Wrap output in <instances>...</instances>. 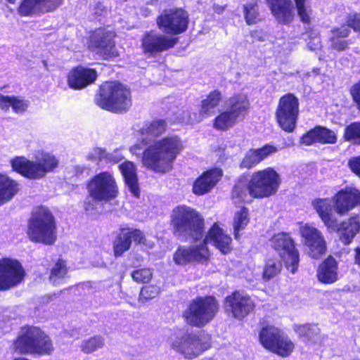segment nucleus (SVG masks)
Wrapping results in <instances>:
<instances>
[{
  "label": "nucleus",
  "instance_id": "4",
  "mask_svg": "<svg viewBox=\"0 0 360 360\" xmlns=\"http://www.w3.org/2000/svg\"><path fill=\"white\" fill-rule=\"evenodd\" d=\"M172 224L177 236L189 237L197 240L204 236V219L190 207L181 205L174 209Z\"/></svg>",
  "mask_w": 360,
  "mask_h": 360
},
{
  "label": "nucleus",
  "instance_id": "22",
  "mask_svg": "<svg viewBox=\"0 0 360 360\" xmlns=\"http://www.w3.org/2000/svg\"><path fill=\"white\" fill-rule=\"evenodd\" d=\"M96 77L95 70L77 67L68 74V84L71 89H82L94 82Z\"/></svg>",
  "mask_w": 360,
  "mask_h": 360
},
{
  "label": "nucleus",
  "instance_id": "31",
  "mask_svg": "<svg viewBox=\"0 0 360 360\" xmlns=\"http://www.w3.org/2000/svg\"><path fill=\"white\" fill-rule=\"evenodd\" d=\"M18 190L17 181L0 174V206L11 200Z\"/></svg>",
  "mask_w": 360,
  "mask_h": 360
},
{
  "label": "nucleus",
  "instance_id": "56",
  "mask_svg": "<svg viewBox=\"0 0 360 360\" xmlns=\"http://www.w3.org/2000/svg\"><path fill=\"white\" fill-rule=\"evenodd\" d=\"M347 27H352L355 32H360V14L350 15L347 20Z\"/></svg>",
  "mask_w": 360,
  "mask_h": 360
},
{
  "label": "nucleus",
  "instance_id": "40",
  "mask_svg": "<svg viewBox=\"0 0 360 360\" xmlns=\"http://www.w3.org/2000/svg\"><path fill=\"white\" fill-rule=\"evenodd\" d=\"M275 348H271V352L282 356H288L294 349V344L288 338L281 335L274 345Z\"/></svg>",
  "mask_w": 360,
  "mask_h": 360
},
{
  "label": "nucleus",
  "instance_id": "44",
  "mask_svg": "<svg viewBox=\"0 0 360 360\" xmlns=\"http://www.w3.org/2000/svg\"><path fill=\"white\" fill-rule=\"evenodd\" d=\"M297 15L303 22H309L311 8L309 0H295Z\"/></svg>",
  "mask_w": 360,
  "mask_h": 360
},
{
  "label": "nucleus",
  "instance_id": "27",
  "mask_svg": "<svg viewBox=\"0 0 360 360\" xmlns=\"http://www.w3.org/2000/svg\"><path fill=\"white\" fill-rule=\"evenodd\" d=\"M125 184L128 187L129 191L135 197H139L140 194V189L138 182V176L136 173V167L132 162L124 161L119 165Z\"/></svg>",
  "mask_w": 360,
  "mask_h": 360
},
{
  "label": "nucleus",
  "instance_id": "11",
  "mask_svg": "<svg viewBox=\"0 0 360 360\" xmlns=\"http://www.w3.org/2000/svg\"><path fill=\"white\" fill-rule=\"evenodd\" d=\"M271 246L283 259L288 270L295 274L299 264V253L289 234L280 233L273 236Z\"/></svg>",
  "mask_w": 360,
  "mask_h": 360
},
{
  "label": "nucleus",
  "instance_id": "2",
  "mask_svg": "<svg viewBox=\"0 0 360 360\" xmlns=\"http://www.w3.org/2000/svg\"><path fill=\"white\" fill-rule=\"evenodd\" d=\"M231 238L224 234L221 228L217 224H214L206 235L203 244L179 247L173 255L174 262L178 265H185L193 262H204L210 257V252L206 246L207 244H212L223 254H226L231 250Z\"/></svg>",
  "mask_w": 360,
  "mask_h": 360
},
{
  "label": "nucleus",
  "instance_id": "64",
  "mask_svg": "<svg viewBox=\"0 0 360 360\" xmlns=\"http://www.w3.org/2000/svg\"><path fill=\"white\" fill-rule=\"evenodd\" d=\"M10 4H15L16 0H7Z\"/></svg>",
  "mask_w": 360,
  "mask_h": 360
},
{
  "label": "nucleus",
  "instance_id": "10",
  "mask_svg": "<svg viewBox=\"0 0 360 360\" xmlns=\"http://www.w3.org/2000/svg\"><path fill=\"white\" fill-rule=\"evenodd\" d=\"M298 115V98L292 94L281 96L276 110V118L280 127L287 132H292L295 129Z\"/></svg>",
  "mask_w": 360,
  "mask_h": 360
},
{
  "label": "nucleus",
  "instance_id": "47",
  "mask_svg": "<svg viewBox=\"0 0 360 360\" xmlns=\"http://www.w3.org/2000/svg\"><path fill=\"white\" fill-rule=\"evenodd\" d=\"M344 138L346 141L360 144V122H353L348 125L345 129Z\"/></svg>",
  "mask_w": 360,
  "mask_h": 360
},
{
  "label": "nucleus",
  "instance_id": "26",
  "mask_svg": "<svg viewBox=\"0 0 360 360\" xmlns=\"http://www.w3.org/2000/svg\"><path fill=\"white\" fill-rule=\"evenodd\" d=\"M312 205L323 222L328 229L338 227V221L333 214V206L329 198H318L312 202Z\"/></svg>",
  "mask_w": 360,
  "mask_h": 360
},
{
  "label": "nucleus",
  "instance_id": "38",
  "mask_svg": "<svg viewBox=\"0 0 360 360\" xmlns=\"http://www.w3.org/2000/svg\"><path fill=\"white\" fill-rule=\"evenodd\" d=\"M131 244L130 235H129L127 229H122L113 243L115 256L120 257L122 255L124 252L129 250Z\"/></svg>",
  "mask_w": 360,
  "mask_h": 360
},
{
  "label": "nucleus",
  "instance_id": "55",
  "mask_svg": "<svg viewBox=\"0 0 360 360\" xmlns=\"http://www.w3.org/2000/svg\"><path fill=\"white\" fill-rule=\"evenodd\" d=\"M127 231L129 235H130L131 240H133L135 243L139 244H145L146 238L143 233L139 229H134L131 231L127 229Z\"/></svg>",
  "mask_w": 360,
  "mask_h": 360
},
{
  "label": "nucleus",
  "instance_id": "25",
  "mask_svg": "<svg viewBox=\"0 0 360 360\" xmlns=\"http://www.w3.org/2000/svg\"><path fill=\"white\" fill-rule=\"evenodd\" d=\"M277 150L276 147L269 144H266L261 148L250 149L243 158L240 163V167L250 169L265 160L269 155L276 153Z\"/></svg>",
  "mask_w": 360,
  "mask_h": 360
},
{
  "label": "nucleus",
  "instance_id": "45",
  "mask_svg": "<svg viewBox=\"0 0 360 360\" xmlns=\"http://www.w3.org/2000/svg\"><path fill=\"white\" fill-rule=\"evenodd\" d=\"M317 141L322 143H335L337 141L335 133L326 127L317 126L315 127Z\"/></svg>",
  "mask_w": 360,
  "mask_h": 360
},
{
  "label": "nucleus",
  "instance_id": "59",
  "mask_svg": "<svg viewBox=\"0 0 360 360\" xmlns=\"http://www.w3.org/2000/svg\"><path fill=\"white\" fill-rule=\"evenodd\" d=\"M348 165L351 170L360 177V156L351 158Z\"/></svg>",
  "mask_w": 360,
  "mask_h": 360
},
{
  "label": "nucleus",
  "instance_id": "12",
  "mask_svg": "<svg viewBox=\"0 0 360 360\" xmlns=\"http://www.w3.org/2000/svg\"><path fill=\"white\" fill-rule=\"evenodd\" d=\"M25 271L16 259L10 257L0 259V290L5 291L15 288L22 282Z\"/></svg>",
  "mask_w": 360,
  "mask_h": 360
},
{
  "label": "nucleus",
  "instance_id": "24",
  "mask_svg": "<svg viewBox=\"0 0 360 360\" xmlns=\"http://www.w3.org/2000/svg\"><path fill=\"white\" fill-rule=\"evenodd\" d=\"M221 176L222 171L220 169L215 168L205 172L195 181L193 186V193L198 195L208 193L215 186Z\"/></svg>",
  "mask_w": 360,
  "mask_h": 360
},
{
  "label": "nucleus",
  "instance_id": "23",
  "mask_svg": "<svg viewBox=\"0 0 360 360\" xmlns=\"http://www.w3.org/2000/svg\"><path fill=\"white\" fill-rule=\"evenodd\" d=\"M271 13L280 23L288 24L294 18L291 0H266Z\"/></svg>",
  "mask_w": 360,
  "mask_h": 360
},
{
  "label": "nucleus",
  "instance_id": "18",
  "mask_svg": "<svg viewBox=\"0 0 360 360\" xmlns=\"http://www.w3.org/2000/svg\"><path fill=\"white\" fill-rule=\"evenodd\" d=\"M224 307L234 318L241 319L253 310L255 304L248 295L236 291L226 298Z\"/></svg>",
  "mask_w": 360,
  "mask_h": 360
},
{
  "label": "nucleus",
  "instance_id": "54",
  "mask_svg": "<svg viewBox=\"0 0 360 360\" xmlns=\"http://www.w3.org/2000/svg\"><path fill=\"white\" fill-rule=\"evenodd\" d=\"M315 127L309 130L301 137L300 143L306 146H310L315 142H318Z\"/></svg>",
  "mask_w": 360,
  "mask_h": 360
},
{
  "label": "nucleus",
  "instance_id": "60",
  "mask_svg": "<svg viewBox=\"0 0 360 360\" xmlns=\"http://www.w3.org/2000/svg\"><path fill=\"white\" fill-rule=\"evenodd\" d=\"M123 158L122 155L118 152L108 153L105 151V160L108 162L117 163Z\"/></svg>",
  "mask_w": 360,
  "mask_h": 360
},
{
  "label": "nucleus",
  "instance_id": "46",
  "mask_svg": "<svg viewBox=\"0 0 360 360\" xmlns=\"http://www.w3.org/2000/svg\"><path fill=\"white\" fill-rule=\"evenodd\" d=\"M243 8L245 18L248 25L255 24L258 20H259L257 2H250L244 5Z\"/></svg>",
  "mask_w": 360,
  "mask_h": 360
},
{
  "label": "nucleus",
  "instance_id": "30",
  "mask_svg": "<svg viewBox=\"0 0 360 360\" xmlns=\"http://www.w3.org/2000/svg\"><path fill=\"white\" fill-rule=\"evenodd\" d=\"M359 230L360 223L357 217H351L347 221H343L338 229L340 238L345 245L352 242Z\"/></svg>",
  "mask_w": 360,
  "mask_h": 360
},
{
  "label": "nucleus",
  "instance_id": "53",
  "mask_svg": "<svg viewBox=\"0 0 360 360\" xmlns=\"http://www.w3.org/2000/svg\"><path fill=\"white\" fill-rule=\"evenodd\" d=\"M29 105V101L16 96L11 98V108L14 112L19 113L25 112Z\"/></svg>",
  "mask_w": 360,
  "mask_h": 360
},
{
  "label": "nucleus",
  "instance_id": "21",
  "mask_svg": "<svg viewBox=\"0 0 360 360\" xmlns=\"http://www.w3.org/2000/svg\"><path fill=\"white\" fill-rule=\"evenodd\" d=\"M11 164L14 171L27 178L37 179L44 176L38 159L30 161L25 157H16L11 160Z\"/></svg>",
  "mask_w": 360,
  "mask_h": 360
},
{
  "label": "nucleus",
  "instance_id": "49",
  "mask_svg": "<svg viewBox=\"0 0 360 360\" xmlns=\"http://www.w3.org/2000/svg\"><path fill=\"white\" fill-rule=\"evenodd\" d=\"M281 264L276 259H269L263 271V278L270 280L276 276L281 270Z\"/></svg>",
  "mask_w": 360,
  "mask_h": 360
},
{
  "label": "nucleus",
  "instance_id": "36",
  "mask_svg": "<svg viewBox=\"0 0 360 360\" xmlns=\"http://www.w3.org/2000/svg\"><path fill=\"white\" fill-rule=\"evenodd\" d=\"M68 276V268L65 262L58 259L51 269L49 281L53 285H60L65 283Z\"/></svg>",
  "mask_w": 360,
  "mask_h": 360
},
{
  "label": "nucleus",
  "instance_id": "58",
  "mask_svg": "<svg viewBox=\"0 0 360 360\" xmlns=\"http://www.w3.org/2000/svg\"><path fill=\"white\" fill-rule=\"evenodd\" d=\"M350 94L358 109L360 110V80L351 87Z\"/></svg>",
  "mask_w": 360,
  "mask_h": 360
},
{
  "label": "nucleus",
  "instance_id": "7",
  "mask_svg": "<svg viewBox=\"0 0 360 360\" xmlns=\"http://www.w3.org/2000/svg\"><path fill=\"white\" fill-rule=\"evenodd\" d=\"M15 347L22 354L44 355L50 354L53 350L50 338L37 327L22 330L15 342Z\"/></svg>",
  "mask_w": 360,
  "mask_h": 360
},
{
  "label": "nucleus",
  "instance_id": "42",
  "mask_svg": "<svg viewBox=\"0 0 360 360\" xmlns=\"http://www.w3.org/2000/svg\"><path fill=\"white\" fill-rule=\"evenodd\" d=\"M104 346V338L101 335H95L84 340L80 346L81 350L85 354L92 353Z\"/></svg>",
  "mask_w": 360,
  "mask_h": 360
},
{
  "label": "nucleus",
  "instance_id": "1",
  "mask_svg": "<svg viewBox=\"0 0 360 360\" xmlns=\"http://www.w3.org/2000/svg\"><path fill=\"white\" fill-rule=\"evenodd\" d=\"M183 149V141L179 136H167L155 141L143 150L142 163L156 173H167L172 169L177 155Z\"/></svg>",
  "mask_w": 360,
  "mask_h": 360
},
{
  "label": "nucleus",
  "instance_id": "6",
  "mask_svg": "<svg viewBox=\"0 0 360 360\" xmlns=\"http://www.w3.org/2000/svg\"><path fill=\"white\" fill-rule=\"evenodd\" d=\"M218 309L219 304L214 297H197L189 303L183 317L188 324L201 328L214 319Z\"/></svg>",
  "mask_w": 360,
  "mask_h": 360
},
{
  "label": "nucleus",
  "instance_id": "37",
  "mask_svg": "<svg viewBox=\"0 0 360 360\" xmlns=\"http://www.w3.org/2000/svg\"><path fill=\"white\" fill-rule=\"evenodd\" d=\"M249 182L245 183L243 181H239L233 187L231 199L234 204H240L250 200Z\"/></svg>",
  "mask_w": 360,
  "mask_h": 360
},
{
  "label": "nucleus",
  "instance_id": "28",
  "mask_svg": "<svg viewBox=\"0 0 360 360\" xmlns=\"http://www.w3.org/2000/svg\"><path fill=\"white\" fill-rule=\"evenodd\" d=\"M249 108V100L247 96L244 94L234 96L227 101V110L238 122L244 119Z\"/></svg>",
  "mask_w": 360,
  "mask_h": 360
},
{
  "label": "nucleus",
  "instance_id": "61",
  "mask_svg": "<svg viewBox=\"0 0 360 360\" xmlns=\"http://www.w3.org/2000/svg\"><path fill=\"white\" fill-rule=\"evenodd\" d=\"M11 98L12 96L0 94V108L2 110L7 111L11 107Z\"/></svg>",
  "mask_w": 360,
  "mask_h": 360
},
{
  "label": "nucleus",
  "instance_id": "8",
  "mask_svg": "<svg viewBox=\"0 0 360 360\" xmlns=\"http://www.w3.org/2000/svg\"><path fill=\"white\" fill-rule=\"evenodd\" d=\"M281 180L280 175L271 167L253 173L249 181L250 195L255 198H264L276 193Z\"/></svg>",
  "mask_w": 360,
  "mask_h": 360
},
{
  "label": "nucleus",
  "instance_id": "19",
  "mask_svg": "<svg viewBox=\"0 0 360 360\" xmlns=\"http://www.w3.org/2000/svg\"><path fill=\"white\" fill-rule=\"evenodd\" d=\"M60 4L61 0H21L18 13L23 17H32L53 11Z\"/></svg>",
  "mask_w": 360,
  "mask_h": 360
},
{
  "label": "nucleus",
  "instance_id": "13",
  "mask_svg": "<svg viewBox=\"0 0 360 360\" xmlns=\"http://www.w3.org/2000/svg\"><path fill=\"white\" fill-rule=\"evenodd\" d=\"M157 25L163 32L179 34L188 27L187 13L179 8L165 10L156 20Z\"/></svg>",
  "mask_w": 360,
  "mask_h": 360
},
{
  "label": "nucleus",
  "instance_id": "52",
  "mask_svg": "<svg viewBox=\"0 0 360 360\" xmlns=\"http://www.w3.org/2000/svg\"><path fill=\"white\" fill-rule=\"evenodd\" d=\"M205 117L202 116L201 110L200 109L199 112H184V116L179 119L180 122H185L186 124H194L201 122Z\"/></svg>",
  "mask_w": 360,
  "mask_h": 360
},
{
  "label": "nucleus",
  "instance_id": "20",
  "mask_svg": "<svg viewBox=\"0 0 360 360\" xmlns=\"http://www.w3.org/2000/svg\"><path fill=\"white\" fill-rule=\"evenodd\" d=\"M360 201V191L355 188L340 190L333 198L335 210L340 215L347 214Z\"/></svg>",
  "mask_w": 360,
  "mask_h": 360
},
{
  "label": "nucleus",
  "instance_id": "16",
  "mask_svg": "<svg viewBox=\"0 0 360 360\" xmlns=\"http://www.w3.org/2000/svg\"><path fill=\"white\" fill-rule=\"evenodd\" d=\"M176 43L177 38L170 37L155 31L146 32L141 39L143 52L150 56H155L172 49Z\"/></svg>",
  "mask_w": 360,
  "mask_h": 360
},
{
  "label": "nucleus",
  "instance_id": "29",
  "mask_svg": "<svg viewBox=\"0 0 360 360\" xmlns=\"http://www.w3.org/2000/svg\"><path fill=\"white\" fill-rule=\"evenodd\" d=\"M317 276L323 283H333L337 281L338 263L333 257H329L319 265Z\"/></svg>",
  "mask_w": 360,
  "mask_h": 360
},
{
  "label": "nucleus",
  "instance_id": "14",
  "mask_svg": "<svg viewBox=\"0 0 360 360\" xmlns=\"http://www.w3.org/2000/svg\"><path fill=\"white\" fill-rule=\"evenodd\" d=\"M300 234L306 246L307 255L313 259H319L327 250L326 241L323 233L316 227L304 224L300 228Z\"/></svg>",
  "mask_w": 360,
  "mask_h": 360
},
{
  "label": "nucleus",
  "instance_id": "35",
  "mask_svg": "<svg viewBox=\"0 0 360 360\" xmlns=\"http://www.w3.org/2000/svg\"><path fill=\"white\" fill-rule=\"evenodd\" d=\"M280 330L274 326L263 328L259 333V341L266 349L275 348L274 345L281 336Z\"/></svg>",
  "mask_w": 360,
  "mask_h": 360
},
{
  "label": "nucleus",
  "instance_id": "62",
  "mask_svg": "<svg viewBox=\"0 0 360 360\" xmlns=\"http://www.w3.org/2000/svg\"><path fill=\"white\" fill-rule=\"evenodd\" d=\"M355 263L360 266V248L355 249Z\"/></svg>",
  "mask_w": 360,
  "mask_h": 360
},
{
  "label": "nucleus",
  "instance_id": "51",
  "mask_svg": "<svg viewBox=\"0 0 360 360\" xmlns=\"http://www.w3.org/2000/svg\"><path fill=\"white\" fill-rule=\"evenodd\" d=\"M131 277L137 283H147L152 278V272L149 269H137L132 271Z\"/></svg>",
  "mask_w": 360,
  "mask_h": 360
},
{
  "label": "nucleus",
  "instance_id": "15",
  "mask_svg": "<svg viewBox=\"0 0 360 360\" xmlns=\"http://www.w3.org/2000/svg\"><path fill=\"white\" fill-rule=\"evenodd\" d=\"M115 35L105 29L98 28L90 36L89 47L105 59L118 56L114 41Z\"/></svg>",
  "mask_w": 360,
  "mask_h": 360
},
{
  "label": "nucleus",
  "instance_id": "39",
  "mask_svg": "<svg viewBox=\"0 0 360 360\" xmlns=\"http://www.w3.org/2000/svg\"><path fill=\"white\" fill-rule=\"evenodd\" d=\"M248 222V210L247 208L243 207L235 213L233 219V233L236 239H239L240 231L243 230Z\"/></svg>",
  "mask_w": 360,
  "mask_h": 360
},
{
  "label": "nucleus",
  "instance_id": "50",
  "mask_svg": "<svg viewBox=\"0 0 360 360\" xmlns=\"http://www.w3.org/2000/svg\"><path fill=\"white\" fill-rule=\"evenodd\" d=\"M160 292V289L158 286L155 285H146L141 288L139 301L145 302L149 300H152L156 297Z\"/></svg>",
  "mask_w": 360,
  "mask_h": 360
},
{
  "label": "nucleus",
  "instance_id": "5",
  "mask_svg": "<svg viewBox=\"0 0 360 360\" xmlns=\"http://www.w3.org/2000/svg\"><path fill=\"white\" fill-rule=\"evenodd\" d=\"M96 102L101 108L112 112H127L132 104L131 91L120 82H108L101 86Z\"/></svg>",
  "mask_w": 360,
  "mask_h": 360
},
{
  "label": "nucleus",
  "instance_id": "48",
  "mask_svg": "<svg viewBox=\"0 0 360 360\" xmlns=\"http://www.w3.org/2000/svg\"><path fill=\"white\" fill-rule=\"evenodd\" d=\"M37 159L43 170L44 176L47 172L53 171L58 165L56 158L50 154H45Z\"/></svg>",
  "mask_w": 360,
  "mask_h": 360
},
{
  "label": "nucleus",
  "instance_id": "41",
  "mask_svg": "<svg viewBox=\"0 0 360 360\" xmlns=\"http://www.w3.org/2000/svg\"><path fill=\"white\" fill-rule=\"evenodd\" d=\"M166 127L167 124L165 120H154L146 124L141 129V132L143 134L158 136L165 131Z\"/></svg>",
  "mask_w": 360,
  "mask_h": 360
},
{
  "label": "nucleus",
  "instance_id": "3",
  "mask_svg": "<svg viewBox=\"0 0 360 360\" xmlns=\"http://www.w3.org/2000/svg\"><path fill=\"white\" fill-rule=\"evenodd\" d=\"M27 234L31 241L52 245L56 240V226L53 215L45 207L33 209L28 220Z\"/></svg>",
  "mask_w": 360,
  "mask_h": 360
},
{
  "label": "nucleus",
  "instance_id": "32",
  "mask_svg": "<svg viewBox=\"0 0 360 360\" xmlns=\"http://www.w3.org/2000/svg\"><path fill=\"white\" fill-rule=\"evenodd\" d=\"M349 33L350 29L346 25L333 29L330 37L331 48L338 51L347 49L349 44V40L342 39V38L347 37Z\"/></svg>",
  "mask_w": 360,
  "mask_h": 360
},
{
  "label": "nucleus",
  "instance_id": "17",
  "mask_svg": "<svg viewBox=\"0 0 360 360\" xmlns=\"http://www.w3.org/2000/svg\"><path fill=\"white\" fill-rule=\"evenodd\" d=\"M172 347L186 358L193 359L207 349L209 345L202 342L195 334L184 333L172 342Z\"/></svg>",
  "mask_w": 360,
  "mask_h": 360
},
{
  "label": "nucleus",
  "instance_id": "34",
  "mask_svg": "<svg viewBox=\"0 0 360 360\" xmlns=\"http://www.w3.org/2000/svg\"><path fill=\"white\" fill-rule=\"evenodd\" d=\"M221 98V93L219 91L215 90L210 93L207 98L201 102L200 110L202 116L208 117L214 115Z\"/></svg>",
  "mask_w": 360,
  "mask_h": 360
},
{
  "label": "nucleus",
  "instance_id": "57",
  "mask_svg": "<svg viewBox=\"0 0 360 360\" xmlns=\"http://www.w3.org/2000/svg\"><path fill=\"white\" fill-rule=\"evenodd\" d=\"M105 150L101 148H95L87 156L91 161H97L105 159Z\"/></svg>",
  "mask_w": 360,
  "mask_h": 360
},
{
  "label": "nucleus",
  "instance_id": "63",
  "mask_svg": "<svg viewBox=\"0 0 360 360\" xmlns=\"http://www.w3.org/2000/svg\"><path fill=\"white\" fill-rule=\"evenodd\" d=\"M224 11V8H222L221 6H214V11L218 13H221L222 11Z\"/></svg>",
  "mask_w": 360,
  "mask_h": 360
},
{
  "label": "nucleus",
  "instance_id": "43",
  "mask_svg": "<svg viewBox=\"0 0 360 360\" xmlns=\"http://www.w3.org/2000/svg\"><path fill=\"white\" fill-rule=\"evenodd\" d=\"M237 122L238 121L226 110L214 119V127L220 130H226Z\"/></svg>",
  "mask_w": 360,
  "mask_h": 360
},
{
  "label": "nucleus",
  "instance_id": "9",
  "mask_svg": "<svg viewBox=\"0 0 360 360\" xmlns=\"http://www.w3.org/2000/svg\"><path fill=\"white\" fill-rule=\"evenodd\" d=\"M89 196L98 202H109L118 195V186L113 175L103 172L92 177L87 184Z\"/></svg>",
  "mask_w": 360,
  "mask_h": 360
},
{
  "label": "nucleus",
  "instance_id": "33",
  "mask_svg": "<svg viewBox=\"0 0 360 360\" xmlns=\"http://www.w3.org/2000/svg\"><path fill=\"white\" fill-rule=\"evenodd\" d=\"M295 331L304 341L314 344L321 343L325 339V336L321 335L320 329L316 325L296 326Z\"/></svg>",
  "mask_w": 360,
  "mask_h": 360
}]
</instances>
